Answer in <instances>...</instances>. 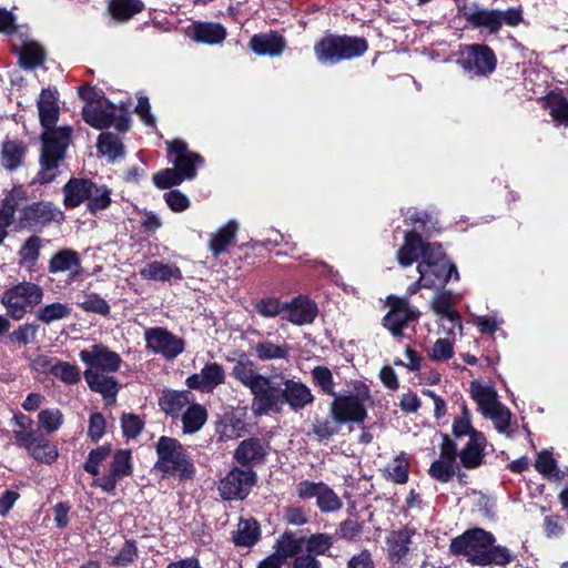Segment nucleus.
Wrapping results in <instances>:
<instances>
[{"instance_id":"f257e3e1","label":"nucleus","mask_w":568,"mask_h":568,"mask_svg":"<svg viewBox=\"0 0 568 568\" xmlns=\"http://www.w3.org/2000/svg\"><path fill=\"white\" fill-rule=\"evenodd\" d=\"M232 374L251 390L252 412L255 416L280 413L285 403L292 409L298 410L314 400L311 389L302 382L285 378L283 374L264 376L255 369L251 361H239Z\"/></svg>"},{"instance_id":"f03ea898","label":"nucleus","mask_w":568,"mask_h":568,"mask_svg":"<svg viewBox=\"0 0 568 568\" xmlns=\"http://www.w3.org/2000/svg\"><path fill=\"white\" fill-rule=\"evenodd\" d=\"M37 108L43 128L41 135V170L37 175V181L47 184L57 176L59 162L63 159L71 140V129L69 126H55L60 114L55 90L43 89L37 100Z\"/></svg>"},{"instance_id":"7ed1b4c3","label":"nucleus","mask_w":568,"mask_h":568,"mask_svg":"<svg viewBox=\"0 0 568 568\" xmlns=\"http://www.w3.org/2000/svg\"><path fill=\"white\" fill-rule=\"evenodd\" d=\"M399 265L406 267L422 257L417 266L419 283L427 288L444 285L452 276L458 278L454 264L446 258L439 244L425 243L417 232H406L404 244L397 252Z\"/></svg>"},{"instance_id":"20e7f679","label":"nucleus","mask_w":568,"mask_h":568,"mask_svg":"<svg viewBox=\"0 0 568 568\" xmlns=\"http://www.w3.org/2000/svg\"><path fill=\"white\" fill-rule=\"evenodd\" d=\"M493 534L473 528L454 538L449 549L453 555H463L467 561L475 566H505L513 560L511 551L500 545H495Z\"/></svg>"},{"instance_id":"39448f33","label":"nucleus","mask_w":568,"mask_h":568,"mask_svg":"<svg viewBox=\"0 0 568 568\" xmlns=\"http://www.w3.org/2000/svg\"><path fill=\"white\" fill-rule=\"evenodd\" d=\"M79 357L88 366L83 375L89 387L105 399L114 400L118 383L110 374L120 369V355L103 344H94L88 349L80 351Z\"/></svg>"},{"instance_id":"423d86ee","label":"nucleus","mask_w":568,"mask_h":568,"mask_svg":"<svg viewBox=\"0 0 568 568\" xmlns=\"http://www.w3.org/2000/svg\"><path fill=\"white\" fill-rule=\"evenodd\" d=\"M373 403L369 387L361 381H351L347 388L334 396L332 417L336 423H362L367 417V407Z\"/></svg>"},{"instance_id":"0eeeda50","label":"nucleus","mask_w":568,"mask_h":568,"mask_svg":"<svg viewBox=\"0 0 568 568\" xmlns=\"http://www.w3.org/2000/svg\"><path fill=\"white\" fill-rule=\"evenodd\" d=\"M80 95L87 101L82 114L83 120L89 125L98 130L109 126H114L119 131L129 129V119L122 110L118 109L93 88H81Z\"/></svg>"},{"instance_id":"6e6552de","label":"nucleus","mask_w":568,"mask_h":568,"mask_svg":"<svg viewBox=\"0 0 568 568\" xmlns=\"http://www.w3.org/2000/svg\"><path fill=\"white\" fill-rule=\"evenodd\" d=\"M169 153L174 154L172 160L174 168L164 169L153 175V182L159 189H168L180 185L184 180H193L196 176V165L203 163L200 154L191 152L182 140L168 142Z\"/></svg>"},{"instance_id":"1a4fd4ad","label":"nucleus","mask_w":568,"mask_h":568,"mask_svg":"<svg viewBox=\"0 0 568 568\" xmlns=\"http://www.w3.org/2000/svg\"><path fill=\"white\" fill-rule=\"evenodd\" d=\"M156 453L155 467L159 470L181 479L194 475V465L189 454L175 438L162 436L156 444Z\"/></svg>"},{"instance_id":"9d476101","label":"nucleus","mask_w":568,"mask_h":568,"mask_svg":"<svg viewBox=\"0 0 568 568\" xmlns=\"http://www.w3.org/2000/svg\"><path fill=\"white\" fill-rule=\"evenodd\" d=\"M470 395L477 404L478 410L489 418L499 433H506L510 424V410L499 402L496 389L480 381L470 383Z\"/></svg>"},{"instance_id":"9b49d317","label":"nucleus","mask_w":568,"mask_h":568,"mask_svg":"<svg viewBox=\"0 0 568 568\" xmlns=\"http://www.w3.org/2000/svg\"><path fill=\"white\" fill-rule=\"evenodd\" d=\"M42 298V287L26 281L8 288L1 296V304L6 308L8 316L20 321L29 310L39 305Z\"/></svg>"},{"instance_id":"f8f14e48","label":"nucleus","mask_w":568,"mask_h":568,"mask_svg":"<svg viewBox=\"0 0 568 568\" xmlns=\"http://www.w3.org/2000/svg\"><path fill=\"white\" fill-rule=\"evenodd\" d=\"M367 50L362 38L329 36L321 40L314 48L317 59L323 63H336L343 59L362 55Z\"/></svg>"},{"instance_id":"ddd939ff","label":"nucleus","mask_w":568,"mask_h":568,"mask_svg":"<svg viewBox=\"0 0 568 568\" xmlns=\"http://www.w3.org/2000/svg\"><path fill=\"white\" fill-rule=\"evenodd\" d=\"M460 62L471 75H486L496 68L494 52L484 44H471L462 48Z\"/></svg>"},{"instance_id":"4468645a","label":"nucleus","mask_w":568,"mask_h":568,"mask_svg":"<svg viewBox=\"0 0 568 568\" xmlns=\"http://www.w3.org/2000/svg\"><path fill=\"white\" fill-rule=\"evenodd\" d=\"M256 475L251 469L233 468L219 484V491L226 500L244 499L253 485Z\"/></svg>"},{"instance_id":"2eb2a0df","label":"nucleus","mask_w":568,"mask_h":568,"mask_svg":"<svg viewBox=\"0 0 568 568\" xmlns=\"http://www.w3.org/2000/svg\"><path fill=\"white\" fill-rule=\"evenodd\" d=\"M389 312L383 318V325L394 335L402 336V331L408 323L417 320L419 313L409 305L406 298L388 296Z\"/></svg>"},{"instance_id":"dca6fc26","label":"nucleus","mask_w":568,"mask_h":568,"mask_svg":"<svg viewBox=\"0 0 568 568\" xmlns=\"http://www.w3.org/2000/svg\"><path fill=\"white\" fill-rule=\"evenodd\" d=\"M420 538L422 534L414 528L403 527L393 530L387 537L389 560L396 564H406L409 551L417 548Z\"/></svg>"},{"instance_id":"f3484780","label":"nucleus","mask_w":568,"mask_h":568,"mask_svg":"<svg viewBox=\"0 0 568 568\" xmlns=\"http://www.w3.org/2000/svg\"><path fill=\"white\" fill-rule=\"evenodd\" d=\"M145 342L148 348L163 355L168 359L175 358L184 351L183 339L162 327L148 329L145 332Z\"/></svg>"},{"instance_id":"a211bd4d","label":"nucleus","mask_w":568,"mask_h":568,"mask_svg":"<svg viewBox=\"0 0 568 568\" xmlns=\"http://www.w3.org/2000/svg\"><path fill=\"white\" fill-rule=\"evenodd\" d=\"M131 473V452L124 449L118 450L113 456L108 474L98 479L95 485L103 491L110 493L115 488L119 479L129 476Z\"/></svg>"},{"instance_id":"6ab92c4d","label":"nucleus","mask_w":568,"mask_h":568,"mask_svg":"<svg viewBox=\"0 0 568 568\" xmlns=\"http://www.w3.org/2000/svg\"><path fill=\"white\" fill-rule=\"evenodd\" d=\"M224 378L223 367L217 363H210L200 373L189 376L186 385L201 392H212L216 386L224 383Z\"/></svg>"},{"instance_id":"aec40b11","label":"nucleus","mask_w":568,"mask_h":568,"mask_svg":"<svg viewBox=\"0 0 568 568\" xmlns=\"http://www.w3.org/2000/svg\"><path fill=\"white\" fill-rule=\"evenodd\" d=\"M48 268L52 274L68 273L70 280H74L82 274L80 256L70 248H63L53 254L49 261Z\"/></svg>"},{"instance_id":"412c9836","label":"nucleus","mask_w":568,"mask_h":568,"mask_svg":"<svg viewBox=\"0 0 568 568\" xmlns=\"http://www.w3.org/2000/svg\"><path fill=\"white\" fill-rule=\"evenodd\" d=\"M286 305L284 318L295 325L311 324L316 317V305L305 296H297Z\"/></svg>"},{"instance_id":"4be33fe9","label":"nucleus","mask_w":568,"mask_h":568,"mask_svg":"<svg viewBox=\"0 0 568 568\" xmlns=\"http://www.w3.org/2000/svg\"><path fill=\"white\" fill-rule=\"evenodd\" d=\"M486 439L479 432L471 433L466 446L459 453V459L465 468L474 469L479 467L484 460Z\"/></svg>"},{"instance_id":"5701e85b","label":"nucleus","mask_w":568,"mask_h":568,"mask_svg":"<svg viewBox=\"0 0 568 568\" xmlns=\"http://www.w3.org/2000/svg\"><path fill=\"white\" fill-rule=\"evenodd\" d=\"M93 182L87 179H71L63 186V203L67 207L73 209L88 200L92 191Z\"/></svg>"},{"instance_id":"b1692460","label":"nucleus","mask_w":568,"mask_h":568,"mask_svg":"<svg viewBox=\"0 0 568 568\" xmlns=\"http://www.w3.org/2000/svg\"><path fill=\"white\" fill-rule=\"evenodd\" d=\"M193 396L190 392L169 390L163 394L159 400V405L163 412L172 417L182 416L183 412L192 403Z\"/></svg>"},{"instance_id":"393cba45","label":"nucleus","mask_w":568,"mask_h":568,"mask_svg":"<svg viewBox=\"0 0 568 568\" xmlns=\"http://www.w3.org/2000/svg\"><path fill=\"white\" fill-rule=\"evenodd\" d=\"M61 211L51 203H33L23 211L29 225H43L61 216Z\"/></svg>"},{"instance_id":"a878e982","label":"nucleus","mask_w":568,"mask_h":568,"mask_svg":"<svg viewBox=\"0 0 568 568\" xmlns=\"http://www.w3.org/2000/svg\"><path fill=\"white\" fill-rule=\"evenodd\" d=\"M237 230V222L231 220L211 235L209 248L213 255L219 256L227 250V247L234 241Z\"/></svg>"},{"instance_id":"bb28decb","label":"nucleus","mask_w":568,"mask_h":568,"mask_svg":"<svg viewBox=\"0 0 568 568\" xmlns=\"http://www.w3.org/2000/svg\"><path fill=\"white\" fill-rule=\"evenodd\" d=\"M143 278L152 281H171L181 280V270L174 264H165L162 262H151L140 270Z\"/></svg>"},{"instance_id":"cd10ccee","label":"nucleus","mask_w":568,"mask_h":568,"mask_svg":"<svg viewBox=\"0 0 568 568\" xmlns=\"http://www.w3.org/2000/svg\"><path fill=\"white\" fill-rule=\"evenodd\" d=\"M226 37V30L219 23L202 22L193 26L192 39L200 43L216 44Z\"/></svg>"},{"instance_id":"c85d7f7f","label":"nucleus","mask_w":568,"mask_h":568,"mask_svg":"<svg viewBox=\"0 0 568 568\" xmlns=\"http://www.w3.org/2000/svg\"><path fill=\"white\" fill-rule=\"evenodd\" d=\"M250 47L256 54L280 55L284 49V40L274 33L254 36Z\"/></svg>"},{"instance_id":"c756f323","label":"nucleus","mask_w":568,"mask_h":568,"mask_svg":"<svg viewBox=\"0 0 568 568\" xmlns=\"http://www.w3.org/2000/svg\"><path fill=\"white\" fill-rule=\"evenodd\" d=\"M109 12L118 22H126L144 9L141 0H110Z\"/></svg>"},{"instance_id":"7c9ffc66","label":"nucleus","mask_w":568,"mask_h":568,"mask_svg":"<svg viewBox=\"0 0 568 568\" xmlns=\"http://www.w3.org/2000/svg\"><path fill=\"white\" fill-rule=\"evenodd\" d=\"M183 432L194 434L199 432L207 419L206 409L192 400L182 414Z\"/></svg>"},{"instance_id":"2f4dec72","label":"nucleus","mask_w":568,"mask_h":568,"mask_svg":"<svg viewBox=\"0 0 568 568\" xmlns=\"http://www.w3.org/2000/svg\"><path fill=\"white\" fill-rule=\"evenodd\" d=\"M253 349L261 361L286 359L290 354V346L287 344H278L272 341L260 342Z\"/></svg>"},{"instance_id":"473e14b6","label":"nucleus","mask_w":568,"mask_h":568,"mask_svg":"<svg viewBox=\"0 0 568 568\" xmlns=\"http://www.w3.org/2000/svg\"><path fill=\"white\" fill-rule=\"evenodd\" d=\"M433 311L452 324L449 331H453L455 326L462 327L459 322V315L452 308L450 296L446 293L437 294L432 301Z\"/></svg>"},{"instance_id":"72a5a7b5","label":"nucleus","mask_w":568,"mask_h":568,"mask_svg":"<svg viewBox=\"0 0 568 568\" xmlns=\"http://www.w3.org/2000/svg\"><path fill=\"white\" fill-rule=\"evenodd\" d=\"M265 450L257 439L243 440L235 450V458L241 464H250L263 459Z\"/></svg>"},{"instance_id":"f704fd0d","label":"nucleus","mask_w":568,"mask_h":568,"mask_svg":"<svg viewBox=\"0 0 568 568\" xmlns=\"http://www.w3.org/2000/svg\"><path fill=\"white\" fill-rule=\"evenodd\" d=\"M23 155L24 148L21 142L7 141L2 145L0 162L6 169L14 170L21 164Z\"/></svg>"},{"instance_id":"c9c22d12","label":"nucleus","mask_w":568,"mask_h":568,"mask_svg":"<svg viewBox=\"0 0 568 568\" xmlns=\"http://www.w3.org/2000/svg\"><path fill=\"white\" fill-rule=\"evenodd\" d=\"M71 315V308L63 303H52L40 307L36 317L40 322L50 325L55 321L65 320Z\"/></svg>"},{"instance_id":"e433bc0d","label":"nucleus","mask_w":568,"mask_h":568,"mask_svg":"<svg viewBox=\"0 0 568 568\" xmlns=\"http://www.w3.org/2000/svg\"><path fill=\"white\" fill-rule=\"evenodd\" d=\"M44 51L41 45L36 42H26L20 49V63L24 69H34L44 60Z\"/></svg>"},{"instance_id":"4c0bfd02","label":"nucleus","mask_w":568,"mask_h":568,"mask_svg":"<svg viewBox=\"0 0 568 568\" xmlns=\"http://www.w3.org/2000/svg\"><path fill=\"white\" fill-rule=\"evenodd\" d=\"M97 146L102 155L108 156L112 161L122 158L124 154L121 141L112 133H101Z\"/></svg>"},{"instance_id":"58836bf2","label":"nucleus","mask_w":568,"mask_h":568,"mask_svg":"<svg viewBox=\"0 0 568 568\" xmlns=\"http://www.w3.org/2000/svg\"><path fill=\"white\" fill-rule=\"evenodd\" d=\"M498 10L477 9L469 13L468 21L474 26L487 29L490 33L499 30Z\"/></svg>"},{"instance_id":"ea45409f","label":"nucleus","mask_w":568,"mask_h":568,"mask_svg":"<svg viewBox=\"0 0 568 568\" xmlns=\"http://www.w3.org/2000/svg\"><path fill=\"white\" fill-rule=\"evenodd\" d=\"M258 538V525L253 519H242L239 523L234 541L239 546H252Z\"/></svg>"},{"instance_id":"a19ab883","label":"nucleus","mask_w":568,"mask_h":568,"mask_svg":"<svg viewBox=\"0 0 568 568\" xmlns=\"http://www.w3.org/2000/svg\"><path fill=\"white\" fill-rule=\"evenodd\" d=\"M34 459L50 464L58 457L57 447L49 440L38 437L36 443L30 447L28 452Z\"/></svg>"},{"instance_id":"79ce46f5","label":"nucleus","mask_w":568,"mask_h":568,"mask_svg":"<svg viewBox=\"0 0 568 568\" xmlns=\"http://www.w3.org/2000/svg\"><path fill=\"white\" fill-rule=\"evenodd\" d=\"M23 191L21 189H16L6 199V204L2 209H0V244L4 241L8 235L7 229L10 226L13 220V214L16 211V204L12 203L14 196H22Z\"/></svg>"},{"instance_id":"37998d69","label":"nucleus","mask_w":568,"mask_h":568,"mask_svg":"<svg viewBox=\"0 0 568 568\" xmlns=\"http://www.w3.org/2000/svg\"><path fill=\"white\" fill-rule=\"evenodd\" d=\"M38 423L45 433L52 434L63 424V414L58 408L43 409L38 415Z\"/></svg>"},{"instance_id":"c03bdc74","label":"nucleus","mask_w":568,"mask_h":568,"mask_svg":"<svg viewBox=\"0 0 568 568\" xmlns=\"http://www.w3.org/2000/svg\"><path fill=\"white\" fill-rule=\"evenodd\" d=\"M50 373L65 384H75L81 378L80 369L68 362H57L50 367Z\"/></svg>"},{"instance_id":"a18cd8bd","label":"nucleus","mask_w":568,"mask_h":568,"mask_svg":"<svg viewBox=\"0 0 568 568\" xmlns=\"http://www.w3.org/2000/svg\"><path fill=\"white\" fill-rule=\"evenodd\" d=\"M111 204L110 191L105 185H98L93 183L92 191L88 197V207L90 212L94 213L100 210H105Z\"/></svg>"},{"instance_id":"49530a36","label":"nucleus","mask_w":568,"mask_h":568,"mask_svg":"<svg viewBox=\"0 0 568 568\" xmlns=\"http://www.w3.org/2000/svg\"><path fill=\"white\" fill-rule=\"evenodd\" d=\"M546 106L555 121L568 126V100L560 95H549Z\"/></svg>"},{"instance_id":"de8ad7c7","label":"nucleus","mask_w":568,"mask_h":568,"mask_svg":"<svg viewBox=\"0 0 568 568\" xmlns=\"http://www.w3.org/2000/svg\"><path fill=\"white\" fill-rule=\"evenodd\" d=\"M41 240L38 236L29 237L19 251L21 265L33 266L39 258Z\"/></svg>"},{"instance_id":"09e8293b","label":"nucleus","mask_w":568,"mask_h":568,"mask_svg":"<svg viewBox=\"0 0 568 568\" xmlns=\"http://www.w3.org/2000/svg\"><path fill=\"white\" fill-rule=\"evenodd\" d=\"M316 503L324 513L336 511L342 507L339 497L324 483L320 489Z\"/></svg>"},{"instance_id":"8fccbe9b","label":"nucleus","mask_w":568,"mask_h":568,"mask_svg":"<svg viewBox=\"0 0 568 568\" xmlns=\"http://www.w3.org/2000/svg\"><path fill=\"white\" fill-rule=\"evenodd\" d=\"M79 306L84 312L95 313L99 315H108L110 313V306L104 298L97 293H87L83 296V301L79 303Z\"/></svg>"},{"instance_id":"3c124183","label":"nucleus","mask_w":568,"mask_h":568,"mask_svg":"<svg viewBox=\"0 0 568 568\" xmlns=\"http://www.w3.org/2000/svg\"><path fill=\"white\" fill-rule=\"evenodd\" d=\"M302 539H296L293 536L284 535L277 545V549L273 556H277L280 560H285L288 557L296 556L302 548Z\"/></svg>"},{"instance_id":"603ef678","label":"nucleus","mask_w":568,"mask_h":568,"mask_svg":"<svg viewBox=\"0 0 568 568\" xmlns=\"http://www.w3.org/2000/svg\"><path fill=\"white\" fill-rule=\"evenodd\" d=\"M387 478L396 484H405L408 480V462L404 456H397L386 467Z\"/></svg>"},{"instance_id":"864d4df0","label":"nucleus","mask_w":568,"mask_h":568,"mask_svg":"<svg viewBox=\"0 0 568 568\" xmlns=\"http://www.w3.org/2000/svg\"><path fill=\"white\" fill-rule=\"evenodd\" d=\"M535 468L542 474L546 478L558 479L559 471L557 470L556 460L552 458L548 450H542L538 454Z\"/></svg>"},{"instance_id":"5fc2aeb1","label":"nucleus","mask_w":568,"mask_h":568,"mask_svg":"<svg viewBox=\"0 0 568 568\" xmlns=\"http://www.w3.org/2000/svg\"><path fill=\"white\" fill-rule=\"evenodd\" d=\"M287 308L286 302H281L277 298L267 297L256 303V311L263 317H275L278 315H285Z\"/></svg>"},{"instance_id":"6e6d98bb","label":"nucleus","mask_w":568,"mask_h":568,"mask_svg":"<svg viewBox=\"0 0 568 568\" xmlns=\"http://www.w3.org/2000/svg\"><path fill=\"white\" fill-rule=\"evenodd\" d=\"M314 382L327 395L335 396L334 379L332 372L325 366H316L312 371Z\"/></svg>"},{"instance_id":"4d7b16f0","label":"nucleus","mask_w":568,"mask_h":568,"mask_svg":"<svg viewBox=\"0 0 568 568\" xmlns=\"http://www.w3.org/2000/svg\"><path fill=\"white\" fill-rule=\"evenodd\" d=\"M333 545L332 537L326 534H314L306 540V550L308 555H323Z\"/></svg>"},{"instance_id":"13d9d810","label":"nucleus","mask_w":568,"mask_h":568,"mask_svg":"<svg viewBox=\"0 0 568 568\" xmlns=\"http://www.w3.org/2000/svg\"><path fill=\"white\" fill-rule=\"evenodd\" d=\"M429 474L433 478L447 483L455 474V463L439 458L430 465Z\"/></svg>"},{"instance_id":"bf43d9fd","label":"nucleus","mask_w":568,"mask_h":568,"mask_svg":"<svg viewBox=\"0 0 568 568\" xmlns=\"http://www.w3.org/2000/svg\"><path fill=\"white\" fill-rule=\"evenodd\" d=\"M39 326L32 323H26L14 329L9 338L13 342H18L21 345H27L36 341Z\"/></svg>"},{"instance_id":"052dcab7","label":"nucleus","mask_w":568,"mask_h":568,"mask_svg":"<svg viewBox=\"0 0 568 568\" xmlns=\"http://www.w3.org/2000/svg\"><path fill=\"white\" fill-rule=\"evenodd\" d=\"M110 456V447L102 446L89 454L84 469L93 476L99 474V465Z\"/></svg>"},{"instance_id":"680f3d73","label":"nucleus","mask_w":568,"mask_h":568,"mask_svg":"<svg viewBox=\"0 0 568 568\" xmlns=\"http://www.w3.org/2000/svg\"><path fill=\"white\" fill-rule=\"evenodd\" d=\"M474 432L476 430L471 427L469 410L466 406H463L462 416L453 423V434L457 438L465 435H469V438H471Z\"/></svg>"},{"instance_id":"e2e57ef3","label":"nucleus","mask_w":568,"mask_h":568,"mask_svg":"<svg viewBox=\"0 0 568 568\" xmlns=\"http://www.w3.org/2000/svg\"><path fill=\"white\" fill-rule=\"evenodd\" d=\"M453 354V344L446 338H439L435 342L430 356L435 361H447Z\"/></svg>"},{"instance_id":"0e129e2a","label":"nucleus","mask_w":568,"mask_h":568,"mask_svg":"<svg viewBox=\"0 0 568 568\" xmlns=\"http://www.w3.org/2000/svg\"><path fill=\"white\" fill-rule=\"evenodd\" d=\"M165 201L169 207L174 212H182L190 205L189 199L179 190H172L166 193Z\"/></svg>"},{"instance_id":"69168bd1","label":"nucleus","mask_w":568,"mask_h":568,"mask_svg":"<svg viewBox=\"0 0 568 568\" xmlns=\"http://www.w3.org/2000/svg\"><path fill=\"white\" fill-rule=\"evenodd\" d=\"M499 28L503 24L508 27H517L523 21V12L519 8H509L507 10H498Z\"/></svg>"},{"instance_id":"338daca9","label":"nucleus","mask_w":568,"mask_h":568,"mask_svg":"<svg viewBox=\"0 0 568 568\" xmlns=\"http://www.w3.org/2000/svg\"><path fill=\"white\" fill-rule=\"evenodd\" d=\"M121 423L124 435L131 438L136 437L143 426L141 419L135 415H123Z\"/></svg>"},{"instance_id":"774afa93","label":"nucleus","mask_w":568,"mask_h":568,"mask_svg":"<svg viewBox=\"0 0 568 568\" xmlns=\"http://www.w3.org/2000/svg\"><path fill=\"white\" fill-rule=\"evenodd\" d=\"M347 568H375L372 555L367 550H363L354 555L347 562Z\"/></svg>"}]
</instances>
